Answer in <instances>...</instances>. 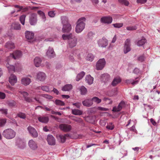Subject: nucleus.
<instances>
[{"label":"nucleus","mask_w":160,"mask_h":160,"mask_svg":"<svg viewBox=\"0 0 160 160\" xmlns=\"http://www.w3.org/2000/svg\"><path fill=\"white\" fill-rule=\"evenodd\" d=\"M86 20V19L84 17H82L78 20L75 28V31L77 33L81 32L84 28L85 25L84 22Z\"/></svg>","instance_id":"nucleus-2"},{"label":"nucleus","mask_w":160,"mask_h":160,"mask_svg":"<svg viewBox=\"0 0 160 160\" xmlns=\"http://www.w3.org/2000/svg\"><path fill=\"white\" fill-rule=\"evenodd\" d=\"M31 82V79L28 77L22 78L21 80V83L25 86L29 85Z\"/></svg>","instance_id":"nucleus-19"},{"label":"nucleus","mask_w":160,"mask_h":160,"mask_svg":"<svg viewBox=\"0 0 160 160\" xmlns=\"http://www.w3.org/2000/svg\"><path fill=\"white\" fill-rule=\"evenodd\" d=\"M38 121L42 123H47L49 120V118L47 117H39L38 118Z\"/></svg>","instance_id":"nucleus-30"},{"label":"nucleus","mask_w":160,"mask_h":160,"mask_svg":"<svg viewBox=\"0 0 160 160\" xmlns=\"http://www.w3.org/2000/svg\"><path fill=\"white\" fill-rule=\"evenodd\" d=\"M95 34L92 32H89L88 34V38L91 39H92L94 37Z\"/></svg>","instance_id":"nucleus-56"},{"label":"nucleus","mask_w":160,"mask_h":160,"mask_svg":"<svg viewBox=\"0 0 160 160\" xmlns=\"http://www.w3.org/2000/svg\"><path fill=\"white\" fill-rule=\"evenodd\" d=\"M61 23L62 25L69 24L68 22V18L66 16H62L61 18Z\"/></svg>","instance_id":"nucleus-31"},{"label":"nucleus","mask_w":160,"mask_h":160,"mask_svg":"<svg viewBox=\"0 0 160 160\" xmlns=\"http://www.w3.org/2000/svg\"><path fill=\"white\" fill-rule=\"evenodd\" d=\"M57 138L58 141L62 143H64L68 138H71L69 134H65L64 135L58 134L57 135Z\"/></svg>","instance_id":"nucleus-5"},{"label":"nucleus","mask_w":160,"mask_h":160,"mask_svg":"<svg viewBox=\"0 0 160 160\" xmlns=\"http://www.w3.org/2000/svg\"><path fill=\"white\" fill-rule=\"evenodd\" d=\"M46 74L42 72H39L36 74L37 79L40 81H44L46 78Z\"/></svg>","instance_id":"nucleus-10"},{"label":"nucleus","mask_w":160,"mask_h":160,"mask_svg":"<svg viewBox=\"0 0 160 160\" xmlns=\"http://www.w3.org/2000/svg\"><path fill=\"white\" fill-rule=\"evenodd\" d=\"M37 15L36 13H32L29 17V22L31 25H35L37 22Z\"/></svg>","instance_id":"nucleus-7"},{"label":"nucleus","mask_w":160,"mask_h":160,"mask_svg":"<svg viewBox=\"0 0 160 160\" xmlns=\"http://www.w3.org/2000/svg\"><path fill=\"white\" fill-rule=\"evenodd\" d=\"M120 111H112V113L110 116H112V118H115L117 117L120 113Z\"/></svg>","instance_id":"nucleus-35"},{"label":"nucleus","mask_w":160,"mask_h":160,"mask_svg":"<svg viewBox=\"0 0 160 160\" xmlns=\"http://www.w3.org/2000/svg\"><path fill=\"white\" fill-rule=\"evenodd\" d=\"M72 113L76 115H80L82 114V111H72Z\"/></svg>","instance_id":"nucleus-45"},{"label":"nucleus","mask_w":160,"mask_h":160,"mask_svg":"<svg viewBox=\"0 0 160 160\" xmlns=\"http://www.w3.org/2000/svg\"><path fill=\"white\" fill-rule=\"evenodd\" d=\"M6 103L9 107H10L14 106L16 104L15 102L12 100L8 101L6 102Z\"/></svg>","instance_id":"nucleus-39"},{"label":"nucleus","mask_w":160,"mask_h":160,"mask_svg":"<svg viewBox=\"0 0 160 160\" xmlns=\"http://www.w3.org/2000/svg\"><path fill=\"white\" fill-rule=\"evenodd\" d=\"M24 100L26 102H33V99L29 98L28 97L27 98H25V99Z\"/></svg>","instance_id":"nucleus-59"},{"label":"nucleus","mask_w":160,"mask_h":160,"mask_svg":"<svg viewBox=\"0 0 160 160\" xmlns=\"http://www.w3.org/2000/svg\"><path fill=\"white\" fill-rule=\"evenodd\" d=\"M16 144L19 148L21 149L24 148L25 146V142L20 138L17 139Z\"/></svg>","instance_id":"nucleus-18"},{"label":"nucleus","mask_w":160,"mask_h":160,"mask_svg":"<svg viewBox=\"0 0 160 160\" xmlns=\"http://www.w3.org/2000/svg\"><path fill=\"white\" fill-rule=\"evenodd\" d=\"M19 92L23 95L24 99H25V98H27L28 96V94L27 92L19 91Z\"/></svg>","instance_id":"nucleus-50"},{"label":"nucleus","mask_w":160,"mask_h":160,"mask_svg":"<svg viewBox=\"0 0 160 160\" xmlns=\"http://www.w3.org/2000/svg\"><path fill=\"white\" fill-rule=\"evenodd\" d=\"M118 1L121 3L126 6H128L129 4V2L127 0H118Z\"/></svg>","instance_id":"nucleus-47"},{"label":"nucleus","mask_w":160,"mask_h":160,"mask_svg":"<svg viewBox=\"0 0 160 160\" xmlns=\"http://www.w3.org/2000/svg\"><path fill=\"white\" fill-rule=\"evenodd\" d=\"M92 100V102H96L97 103H99L101 102V99L97 97H94L92 98L91 99Z\"/></svg>","instance_id":"nucleus-43"},{"label":"nucleus","mask_w":160,"mask_h":160,"mask_svg":"<svg viewBox=\"0 0 160 160\" xmlns=\"http://www.w3.org/2000/svg\"><path fill=\"white\" fill-rule=\"evenodd\" d=\"M6 67L7 68L9 72H12L15 71V67L13 65H11L8 62L6 65Z\"/></svg>","instance_id":"nucleus-33"},{"label":"nucleus","mask_w":160,"mask_h":160,"mask_svg":"<svg viewBox=\"0 0 160 160\" xmlns=\"http://www.w3.org/2000/svg\"><path fill=\"white\" fill-rule=\"evenodd\" d=\"M41 88L43 91H45L46 92H48L49 91V89L48 87L47 86H42L41 87Z\"/></svg>","instance_id":"nucleus-52"},{"label":"nucleus","mask_w":160,"mask_h":160,"mask_svg":"<svg viewBox=\"0 0 160 160\" xmlns=\"http://www.w3.org/2000/svg\"><path fill=\"white\" fill-rule=\"evenodd\" d=\"M147 1V0H137V2L138 3H140L142 4L146 2Z\"/></svg>","instance_id":"nucleus-62"},{"label":"nucleus","mask_w":160,"mask_h":160,"mask_svg":"<svg viewBox=\"0 0 160 160\" xmlns=\"http://www.w3.org/2000/svg\"><path fill=\"white\" fill-rule=\"evenodd\" d=\"M114 27L115 28H119L122 27L123 25V23H116L112 24Z\"/></svg>","instance_id":"nucleus-49"},{"label":"nucleus","mask_w":160,"mask_h":160,"mask_svg":"<svg viewBox=\"0 0 160 160\" xmlns=\"http://www.w3.org/2000/svg\"><path fill=\"white\" fill-rule=\"evenodd\" d=\"M112 21V18L110 17H104L101 19V22L105 23H111Z\"/></svg>","instance_id":"nucleus-14"},{"label":"nucleus","mask_w":160,"mask_h":160,"mask_svg":"<svg viewBox=\"0 0 160 160\" xmlns=\"http://www.w3.org/2000/svg\"><path fill=\"white\" fill-rule=\"evenodd\" d=\"M83 105L85 106L89 107L91 106L93 104L92 100L90 99H88L82 101Z\"/></svg>","instance_id":"nucleus-22"},{"label":"nucleus","mask_w":160,"mask_h":160,"mask_svg":"<svg viewBox=\"0 0 160 160\" xmlns=\"http://www.w3.org/2000/svg\"><path fill=\"white\" fill-rule=\"evenodd\" d=\"M62 38L64 40H68V47L69 48L75 47L77 44V38L71 33L69 34H63Z\"/></svg>","instance_id":"nucleus-1"},{"label":"nucleus","mask_w":160,"mask_h":160,"mask_svg":"<svg viewBox=\"0 0 160 160\" xmlns=\"http://www.w3.org/2000/svg\"><path fill=\"white\" fill-rule=\"evenodd\" d=\"M47 141L48 144L50 145H54L55 144V139L51 135H48L47 136Z\"/></svg>","instance_id":"nucleus-13"},{"label":"nucleus","mask_w":160,"mask_h":160,"mask_svg":"<svg viewBox=\"0 0 160 160\" xmlns=\"http://www.w3.org/2000/svg\"><path fill=\"white\" fill-rule=\"evenodd\" d=\"M26 38L28 40H32L34 37V33L33 32L30 31H26L25 33Z\"/></svg>","instance_id":"nucleus-15"},{"label":"nucleus","mask_w":160,"mask_h":160,"mask_svg":"<svg viewBox=\"0 0 160 160\" xmlns=\"http://www.w3.org/2000/svg\"><path fill=\"white\" fill-rule=\"evenodd\" d=\"M5 47L8 50L13 49L15 47L14 43L11 41L8 42L6 43Z\"/></svg>","instance_id":"nucleus-25"},{"label":"nucleus","mask_w":160,"mask_h":160,"mask_svg":"<svg viewBox=\"0 0 160 160\" xmlns=\"http://www.w3.org/2000/svg\"><path fill=\"white\" fill-rule=\"evenodd\" d=\"M18 116L21 118L24 119L26 118L25 114L22 113H19L18 114Z\"/></svg>","instance_id":"nucleus-58"},{"label":"nucleus","mask_w":160,"mask_h":160,"mask_svg":"<svg viewBox=\"0 0 160 160\" xmlns=\"http://www.w3.org/2000/svg\"><path fill=\"white\" fill-rule=\"evenodd\" d=\"M42 62V60L41 58L38 57H36L34 58V62L35 66L37 67H39L41 65Z\"/></svg>","instance_id":"nucleus-27"},{"label":"nucleus","mask_w":160,"mask_h":160,"mask_svg":"<svg viewBox=\"0 0 160 160\" xmlns=\"http://www.w3.org/2000/svg\"><path fill=\"white\" fill-rule=\"evenodd\" d=\"M121 81V79L119 77H116L114 78L111 83V85L113 86H116L117 84L120 83Z\"/></svg>","instance_id":"nucleus-29"},{"label":"nucleus","mask_w":160,"mask_h":160,"mask_svg":"<svg viewBox=\"0 0 160 160\" xmlns=\"http://www.w3.org/2000/svg\"><path fill=\"white\" fill-rule=\"evenodd\" d=\"M6 122V119H0V127H3L4 126Z\"/></svg>","instance_id":"nucleus-48"},{"label":"nucleus","mask_w":160,"mask_h":160,"mask_svg":"<svg viewBox=\"0 0 160 160\" xmlns=\"http://www.w3.org/2000/svg\"><path fill=\"white\" fill-rule=\"evenodd\" d=\"M6 94L5 93L0 92V98L4 99L5 98Z\"/></svg>","instance_id":"nucleus-61"},{"label":"nucleus","mask_w":160,"mask_h":160,"mask_svg":"<svg viewBox=\"0 0 160 160\" xmlns=\"http://www.w3.org/2000/svg\"><path fill=\"white\" fill-rule=\"evenodd\" d=\"M110 76L107 73L102 74L101 76V80L104 82H106L109 79Z\"/></svg>","instance_id":"nucleus-23"},{"label":"nucleus","mask_w":160,"mask_h":160,"mask_svg":"<svg viewBox=\"0 0 160 160\" xmlns=\"http://www.w3.org/2000/svg\"><path fill=\"white\" fill-rule=\"evenodd\" d=\"M25 18L26 15H22L20 17L19 20L23 25L24 24Z\"/></svg>","instance_id":"nucleus-44"},{"label":"nucleus","mask_w":160,"mask_h":160,"mask_svg":"<svg viewBox=\"0 0 160 160\" xmlns=\"http://www.w3.org/2000/svg\"><path fill=\"white\" fill-rule=\"evenodd\" d=\"M130 46V40L127 39L125 42L123 48V52L125 54L127 53L131 50Z\"/></svg>","instance_id":"nucleus-8"},{"label":"nucleus","mask_w":160,"mask_h":160,"mask_svg":"<svg viewBox=\"0 0 160 160\" xmlns=\"http://www.w3.org/2000/svg\"><path fill=\"white\" fill-rule=\"evenodd\" d=\"M71 25L70 24H68L63 26L62 31L64 33L68 32L71 31Z\"/></svg>","instance_id":"nucleus-21"},{"label":"nucleus","mask_w":160,"mask_h":160,"mask_svg":"<svg viewBox=\"0 0 160 160\" xmlns=\"http://www.w3.org/2000/svg\"><path fill=\"white\" fill-rule=\"evenodd\" d=\"M137 28L136 26L128 27L126 29L128 30L132 31L136 29Z\"/></svg>","instance_id":"nucleus-57"},{"label":"nucleus","mask_w":160,"mask_h":160,"mask_svg":"<svg viewBox=\"0 0 160 160\" xmlns=\"http://www.w3.org/2000/svg\"><path fill=\"white\" fill-rule=\"evenodd\" d=\"M94 58V56L92 53H89L87 54L86 57V59L87 61L92 62Z\"/></svg>","instance_id":"nucleus-34"},{"label":"nucleus","mask_w":160,"mask_h":160,"mask_svg":"<svg viewBox=\"0 0 160 160\" xmlns=\"http://www.w3.org/2000/svg\"><path fill=\"white\" fill-rule=\"evenodd\" d=\"M28 130L30 135L33 138H36L38 136V134L36 129L33 127L29 126Z\"/></svg>","instance_id":"nucleus-11"},{"label":"nucleus","mask_w":160,"mask_h":160,"mask_svg":"<svg viewBox=\"0 0 160 160\" xmlns=\"http://www.w3.org/2000/svg\"><path fill=\"white\" fill-rule=\"evenodd\" d=\"M28 144L29 148L32 150H36L38 148L37 143L32 139L29 141Z\"/></svg>","instance_id":"nucleus-12"},{"label":"nucleus","mask_w":160,"mask_h":160,"mask_svg":"<svg viewBox=\"0 0 160 160\" xmlns=\"http://www.w3.org/2000/svg\"><path fill=\"white\" fill-rule=\"evenodd\" d=\"M59 127L61 130L65 132L70 131L72 129L70 125L66 124H61Z\"/></svg>","instance_id":"nucleus-9"},{"label":"nucleus","mask_w":160,"mask_h":160,"mask_svg":"<svg viewBox=\"0 0 160 160\" xmlns=\"http://www.w3.org/2000/svg\"><path fill=\"white\" fill-rule=\"evenodd\" d=\"M99 114L101 116H107L110 115V114L107 112H99Z\"/></svg>","instance_id":"nucleus-53"},{"label":"nucleus","mask_w":160,"mask_h":160,"mask_svg":"<svg viewBox=\"0 0 160 160\" xmlns=\"http://www.w3.org/2000/svg\"><path fill=\"white\" fill-rule=\"evenodd\" d=\"M72 105L78 108H80V107L81 105V103L79 102L73 103Z\"/></svg>","instance_id":"nucleus-60"},{"label":"nucleus","mask_w":160,"mask_h":160,"mask_svg":"<svg viewBox=\"0 0 160 160\" xmlns=\"http://www.w3.org/2000/svg\"><path fill=\"white\" fill-rule=\"evenodd\" d=\"M105 64L106 61L104 58L100 59L97 62L96 65L97 70H102L105 66Z\"/></svg>","instance_id":"nucleus-4"},{"label":"nucleus","mask_w":160,"mask_h":160,"mask_svg":"<svg viewBox=\"0 0 160 160\" xmlns=\"http://www.w3.org/2000/svg\"><path fill=\"white\" fill-rule=\"evenodd\" d=\"M1 113L4 114L6 117L9 118H10L11 117V115L12 114L11 112H8L7 111H1Z\"/></svg>","instance_id":"nucleus-42"},{"label":"nucleus","mask_w":160,"mask_h":160,"mask_svg":"<svg viewBox=\"0 0 160 160\" xmlns=\"http://www.w3.org/2000/svg\"><path fill=\"white\" fill-rule=\"evenodd\" d=\"M146 42V39L145 38H142L138 42L137 44L138 46H141L144 45Z\"/></svg>","instance_id":"nucleus-37"},{"label":"nucleus","mask_w":160,"mask_h":160,"mask_svg":"<svg viewBox=\"0 0 160 160\" xmlns=\"http://www.w3.org/2000/svg\"><path fill=\"white\" fill-rule=\"evenodd\" d=\"M41 96L48 99H51L53 98L52 96L48 94H41Z\"/></svg>","instance_id":"nucleus-55"},{"label":"nucleus","mask_w":160,"mask_h":160,"mask_svg":"<svg viewBox=\"0 0 160 160\" xmlns=\"http://www.w3.org/2000/svg\"><path fill=\"white\" fill-rule=\"evenodd\" d=\"M48 15L51 18H53L55 16V13L54 11H50L48 13Z\"/></svg>","instance_id":"nucleus-54"},{"label":"nucleus","mask_w":160,"mask_h":160,"mask_svg":"<svg viewBox=\"0 0 160 160\" xmlns=\"http://www.w3.org/2000/svg\"><path fill=\"white\" fill-rule=\"evenodd\" d=\"M126 105L124 102L123 101H121V102L119 104L118 106V110H121L122 109H124V108L125 107Z\"/></svg>","instance_id":"nucleus-41"},{"label":"nucleus","mask_w":160,"mask_h":160,"mask_svg":"<svg viewBox=\"0 0 160 160\" xmlns=\"http://www.w3.org/2000/svg\"><path fill=\"white\" fill-rule=\"evenodd\" d=\"M22 54L21 52L19 51H17L15 52L13 54L10 55V57H12L14 59H16L20 58L22 56Z\"/></svg>","instance_id":"nucleus-16"},{"label":"nucleus","mask_w":160,"mask_h":160,"mask_svg":"<svg viewBox=\"0 0 160 160\" xmlns=\"http://www.w3.org/2000/svg\"><path fill=\"white\" fill-rule=\"evenodd\" d=\"M2 135L5 138L8 139H10L15 137L16 132L13 130L11 128H8L5 129L3 131Z\"/></svg>","instance_id":"nucleus-3"},{"label":"nucleus","mask_w":160,"mask_h":160,"mask_svg":"<svg viewBox=\"0 0 160 160\" xmlns=\"http://www.w3.org/2000/svg\"><path fill=\"white\" fill-rule=\"evenodd\" d=\"M12 28L15 30H19L21 29V25L18 22H14L12 24Z\"/></svg>","instance_id":"nucleus-28"},{"label":"nucleus","mask_w":160,"mask_h":160,"mask_svg":"<svg viewBox=\"0 0 160 160\" xmlns=\"http://www.w3.org/2000/svg\"><path fill=\"white\" fill-rule=\"evenodd\" d=\"M79 90L80 91L81 95H85L86 94L87 91V89L83 86H81L79 88Z\"/></svg>","instance_id":"nucleus-32"},{"label":"nucleus","mask_w":160,"mask_h":160,"mask_svg":"<svg viewBox=\"0 0 160 160\" xmlns=\"http://www.w3.org/2000/svg\"><path fill=\"white\" fill-rule=\"evenodd\" d=\"M46 55L48 58H53L55 56L53 49L52 48L49 47L46 52Z\"/></svg>","instance_id":"nucleus-17"},{"label":"nucleus","mask_w":160,"mask_h":160,"mask_svg":"<svg viewBox=\"0 0 160 160\" xmlns=\"http://www.w3.org/2000/svg\"><path fill=\"white\" fill-rule=\"evenodd\" d=\"M17 79L16 76L11 74L9 78V81L10 83L12 86L14 85L17 82Z\"/></svg>","instance_id":"nucleus-20"},{"label":"nucleus","mask_w":160,"mask_h":160,"mask_svg":"<svg viewBox=\"0 0 160 160\" xmlns=\"http://www.w3.org/2000/svg\"><path fill=\"white\" fill-rule=\"evenodd\" d=\"M85 81L89 85H91L93 83V78L90 75H87L85 78Z\"/></svg>","instance_id":"nucleus-26"},{"label":"nucleus","mask_w":160,"mask_h":160,"mask_svg":"<svg viewBox=\"0 0 160 160\" xmlns=\"http://www.w3.org/2000/svg\"><path fill=\"white\" fill-rule=\"evenodd\" d=\"M144 58L143 56H141L138 58V60L140 62H142L144 60Z\"/></svg>","instance_id":"nucleus-64"},{"label":"nucleus","mask_w":160,"mask_h":160,"mask_svg":"<svg viewBox=\"0 0 160 160\" xmlns=\"http://www.w3.org/2000/svg\"><path fill=\"white\" fill-rule=\"evenodd\" d=\"M38 13L41 17L42 19L44 22L46 20V17L44 13L41 11H38Z\"/></svg>","instance_id":"nucleus-38"},{"label":"nucleus","mask_w":160,"mask_h":160,"mask_svg":"<svg viewBox=\"0 0 160 160\" xmlns=\"http://www.w3.org/2000/svg\"><path fill=\"white\" fill-rule=\"evenodd\" d=\"M72 88V86L71 84H67L64 85L62 88V90L63 91H69Z\"/></svg>","instance_id":"nucleus-24"},{"label":"nucleus","mask_w":160,"mask_h":160,"mask_svg":"<svg viewBox=\"0 0 160 160\" xmlns=\"http://www.w3.org/2000/svg\"><path fill=\"white\" fill-rule=\"evenodd\" d=\"M98 44L99 47L105 48L108 45V40L106 38L103 37L98 41Z\"/></svg>","instance_id":"nucleus-6"},{"label":"nucleus","mask_w":160,"mask_h":160,"mask_svg":"<svg viewBox=\"0 0 160 160\" xmlns=\"http://www.w3.org/2000/svg\"><path fill=\"white\" fill-rule=\"evenodd\" d=\"M39 95H38L33 99V100H35L38 102L40 103V102L39 101Z\"/></svg>","instance_id":"nucleus-63"},{"label":"nucleus","mask_w":160,"mask_h":160,"mask_svg":"<svg viewBox=\"0 0 160 160\" xmlns=\"http://www.w3.org/2000/svg\"><path fill=\"white\" fill-rule=\"evenodd\" d=\"M106 128L108 129L112 130L114 129V126L112 125V123L111 122L109 123L108 125L106 126Z\"/></svg>","instance_id":"nucleus-51"},{"label":"nucleus","mask_w":160,"mask_h":160,"mask_svg":"<svg viewBox=\"0 0 160 160\" xmlns=\"http://www.w3.org/2000/svg\"><path fill=\"white\" fill-rule=\"evenodd\" d=\"M138 82V80H136L134 81L132 79L130 80H127L126 81V83H131L132 85H135L137 84Z\"/></svg>","instance_id":"nucleus-40"},{"label":"nucleus","mask_w":160,"mask_h":160,"mask_svg":"<svg viewBox=\"0 0 160 160\" xmlns=\"http://www.w3.org/2000/svg\"><path fill=\"white\" fill-rule=\"evenodd\" d=\"M85 75V72L83 71L81 72L77 75L76 78V81H79Z\"/></svg>","instance_id":"nucleus-36"},{"label":"nucleus","mask_w":160,"mask_h":160,"mask_svg":"<svg viewBox=\"0 0 160 160\" xmlns=\"http://www.w3.org/2000/svg\"><path fill=\"white\" fill-rule=\"evenodd\" d=\"M55 103L57 105L63 106L64 105V103L62 101L57 99L55 101Z\"/></svg>","instance_id":"nucleus-46"}]
</instances>
